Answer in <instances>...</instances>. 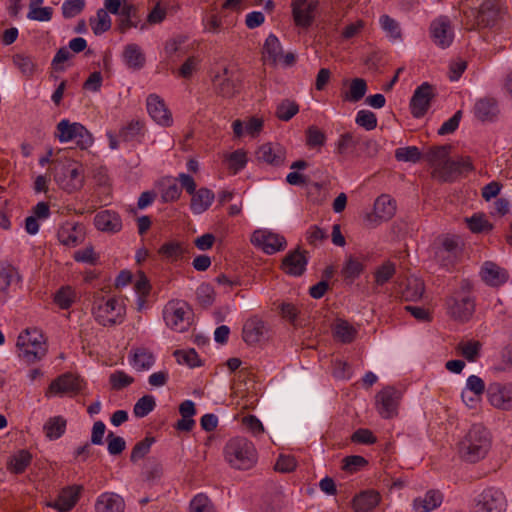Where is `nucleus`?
I'll use <instances>...</instances> for the list:
<instances>
[{"instance_id": "f3484780", "label": "nucleus", "mask_w": 512, "mask_h": 512, "mask_svg": "<svg viewBox=\"0 0 512 512\" xmlns=\"http://www.w3.org/2000/svg\"><path fill=\"white\" fill-rule=\"evenodd\" d=\"M84 487L82 485H70L61 489L54 502L47 503L48 507L59 512H69L77 504Z\"/></svg>"}, {"instance_id": "39448f33", "label": "nucleus", "mask_w": 512, "mask_h": 512, "mask_svg": "<svg viewBox=\"0 0 512 512\" xmlns=\"http://www.w3.org/2000/svg\"><path fill=\"white\" fill-rule=\"evenodd\" d=\"M91 311L95 321L104 327L122 323L125 315V307L119 300L99 294L94 296Z\"/></svg>"}, {"instance_id": "9d476101", "label": "nucleus", "mask_w": 512, "mask_h": 512, "mask_svg": "<svg viewBox=\"0 0 512 512\" xmlns=\"http://www.w3.org/2000/svg\"><path fill=\"white\" fill-rule=\"evenodd\" d=\"M429 34L432 42L441 49L451 46L454 41V30L448 16L441 15L431 21Z\"/></svg>"}, {"instance_id": "7c9ffc66", "label": "nucleus", "mask_w": 512, "mask_h": 512, "mask_svg": "<svg viewBox=\"0 0 512 512\" xmlns=\"http://www.w3.org/2000/svg\"><path fill=\"white\" fill-rule=\"evenodd\" d=\"M380 502V495L373 490L363 491L353 498L352 505L356 512H369Z\"/></svg>"}, {"instance_id": "0e129e2a", "label": "nucleus", "mask_w": 512, "mask_h": 512, "mask_svg": "<svg viewBox=\"0 0 512 512\" xmlns=\"http://www.w3.org/2000/svg\"><path fill=\"white\" fill-rule=\"evenodd\" d=\"M134 382V378L124 371H115L109 376V383L113 390H122Z\"/></svg>"}, {"instance_id": "3c124183", "label": "nucleus", "mask_w": 512, "mask_h": 512, "mask_svg": "<svg viewBox=\"0 0 512 512\" xmlns=\"http://www.w3.org/2000/svg\"><path fill=\"white\" fill-rule=\"evenodd\" d=\"M264 55L272 61V63H276L278 58L281 55L282 47L280 41L274 34H270L265 43H264Z\"/></svg>"}, {"instance_id": "cd10ccee", "label": "nucleus", "mask_w": 512, "mask_h": 512, "mask_svg": "<svg viewBox=\"0 0 512 512\" xmlns=\"http://www.w3.org/2000/svg\"><path fill=\"white\" fill-rule=\"evenodd\" d=\"M214 199V192L202 187L192 194L190 209L194 214H202L209 209Z\"/></svg>"}, {"instance_id": "72a5a7b5", "label": "nucleus", "mask_w": 512, "mask_h": 512, "mask_svg": "<svg viewBox=\"0 0 512 512\" xmlns=\"http://www.w3.org/2000/svg\"><path fill=\"white\" fill-rule=\"evenodd\" d=\"M460 239L458 236H445L441 240V247L438 248L436 254L439 258L447 259L452 263L460 254Z\"/></svg>"}, {"instance_id": "13d9d810", "label": "nucleus", "mask_w": 512, "mask_h": 512, "mask_svg": "<svg viewBox=\"0 0 512 512\" xmlns=\"http://www.w3.org/2000/svg\"><path fill=\"white\" fill-rule=\"evenodd\" d=\"M298 112H299V105L294 101L285 99L277 106L276 116L282 121H289Z\"/></svg>"}, {"instance_id": "2f4dec72", "label": "nucleus", "mask_w": 512, "mask_h": 512, "mask_svg": "<svg viewBox=\"0 0 512 512\" xmlns=\"http://www.w3.org/2000/svg\"><path fill=\"white\" fill-rule=\"evenodd\" d=\"M120 17L121 19L118 24V29L121 33H125L131 28L138 27L140 22L139 9L131 2L124 4Z\"/></svg>"}, {"instance_id": "49530a36", "label": "nucleus", "mask_w": 512, "mask_h": 512, "mask_svg": "<svg viewBox=\"0 0 512 512\" xmlns=\"http://www.w3.org/2000/svg\"><path fill=\"white\" fill-rule=\"evenodd\" d=\"M144 125L139 120H132L119 131L118 137L124 142L138 140L143 135Z\"/></svg>"}, {"instance_id": "412c9836", "label": "nucleus", "mask_w": 512, "mask_h": 512, "mask_svg": "<svg viewBox=\"0 0 512 512\" xmlns=\"http://www.w3.org/2000/svg\"><path fill=\"white\" fill-rule=\"evenodd\" d=\"M60 243L65 246L75 247L85 239V227L80 223L66 222L57 232Z\"/></svg>"}, {"instance_id": "de8ad7c7", "label": "nucleus", "mask_w": 512, "mask_h": 512, "mask_svg": "<svg viewBox=\"0 0 512 512\" xmlns=\"http://www.w3.org/2000/svg\"><path fill=\"white\" fill-rule=\"evenodd\" d=\"M481 343L479 341H467L460 342L456 350L457 352L463 356L469 362H474L480 356Z\"/></svg>"}, {"instance_id": "f8f14e48", "label": "nucleus", "mask_w": 512, "mask_h": 512, "mask_svg": "<svg viewBox=\"0 0 512 512\" xmlns=\"http://www.w3.org/2000/svg\"><path fill=\"white\" fill-rule=\"evenodd\" d=\"M319 6L317 0H292V17L296 26L308 29L315 20V13Z\"/></svg>"}, {"instance_id": "bf43d9fd", "label": "nucleus", "mask_w": 512, "mask_h": 512, "mask_svg": "<svg viewBox=\"0 0 512 512\" xmlns=\"http://www.w3.org/2000/svg\"><path fill=\"white\" fill-rule=\"evenodd\" d=\"M196 298L202 307L211 306L215 300L214 288L209 283H202L196 290Z\"/></svg>"}, {"instance_id": "6ab92c4d", "label": "nucleus", "mask_w": 512, "mask_h": 512, "mask_svg": "<svg viewBox=\"0 0 512 512\" xmlns=\"http://www.w3.org/2000/svg\"><path fill=\"white\" fill-rule=\"evenodd\" d=\"M396 212L395 201L386 194L380 195L374 203V212L367 214L366 220L378 224V221H387L391 219Z\"/></svg>"}, {"instance_id": "393cba45", "label": "nucleus", "mask_w": 512, "mask_h": 512, "mask_svg": "<svg viewBox=\"0 0 512 512\" xmlns=\"http://www.w3.org/2000/svg\"><path fill=\"white\" fill-rule=\"evenodd\" d=\"M474 116L481 122H493L499 114L498 102L493 97H483L476 101Z\"/></svg>"}, {"instance_id": "5701e85b", "label": "nucleus", "mask_w": 512, "mask_h": 512, "mask_svg": "<svg viewBox=\"0 0 512 512\" xmlns=\"http://www.w3.org/2000/svg\"><path fill=\"white\" fill-rule=\"evenodd\" d=\"M480 276L483 282L491 287L502 286L509 279L507 270L491 261H486L483 263Z\"/></svg>"}, {"instance_id": "f03ea898", "label": "nucleus", "mask_w": 512, "mask_h": 512, "mask_svg": "<svg viewBox=\"0 0 512 512\" xmlns=\"http://www.w3.org/2000/svg\"><path fill=\"white\" fill-rule=\"evenodd\" d=\"M464 26L467 31L492 29L502 19L504 9L500 0H484L478 8L463 10Z\"/></svg>"}, {"instance_id": "5fc2aeb1", "label": "nucleus", "mask_w": 512, "mask_h": 512, "mask_svg": "<svg viewBox=\"0 0 512 512\" xmlns=\"http://www.w3.org/2000/svg\"><path fill=\"white\" fill-rule=\"evenodd\" d=\"M356 330L345 320H338L334 327V335L343 343H350L356 336Z\"/></svg>"}, {"instance_id": "aec40b11", "label": "nucleus", "mask_w": 512, "mask_h": 512, "mask_svg": "<svg viewBox=\"0 0 512 512\" xmlns=\"http://www.w3.org/2000/svg\"><path fill=\"white\" fill-rule=\"evenodd\" d=\"M147 111L159 125L168 127L173 122L172 114L166 107L164 100L156 94H150L147 97Z\"/></svg>"}, {"instance_id": "58836bf2", "label": "nucleus", "mask_w": 512, "mask_h": 512, "mask_svg": "<svg viewBox=\"0 0 512 512\" xmlns=\"http://www.w3.org/2000/svg\"><path fill=\"white\" fill-rule=\"evenodd\" d=\"M32 455L28 450L22 449L10 457L7 469L14 474H22L30 465Z\"/></svg>"}, {"instance_id": "9b49d317", "label": "nucleus", "mask_w": 512, "mask_h": 512, "mask_svg": "<svg viewBox=\"0 0 512 512\" xmlns=\"http://www.w3.org/2000/svg\"><path fill=\"white\" fill-rule=\"evenodd\" d=\"M434 87L428 82L418 86L410 100V112L415 118H422L431 106L435 97Z\"/></svg>"}, {"instance_id": "774afa93", "label": "nucleus", "mask_w": 512, "mask_h": 512, "mask_svg": "<svg viewBox=\"0 0 512 512\" xmlns=\"http://www.w3.org/2000/svg\"><path fill=\"white\" fill-rule=\"evenodd\" d=\"M191 512H214L208 497L204 494L196 495L190 502Z\"/></svg>"}, {"instance_id": "bb28decb", "label": "nucleus", "mask_w": 512, "mask_h": 512, "mask_svg": "<svg viewBox=\"0 0 512 512\" xmlns=\"http://www.w3.org/2000/svg\"><path fill=\"white\" fill-rule=\"evenodd\" d=\"M95 227L104 232L116 233L122 228V222L118 214L109 210L97 213L94 217Z\"/></svg>"}, {"instance_id": "f704fd0d", "label": "nucleus", "mask_w": 512, "mask_h": 512, "mask_svg": "<svg viewBox=\"0 0 512 512\" xmlns=\"http://www.w3.org/2000/svg\"><path fill=\"white\" fill-rule=\"evenodd\" d=\"M451 145H439L433 146L423 155L425 161L435 167V172L443 164V162L449 157L451 151Z\"/></svg>"}, {"instance_id": "603ef678", "label": "nucleus", "mask_w": 512, "mask_h": 512, "mask_svg": "<svg viewBox=\"0 0 512 512\" xmlns=\"http://www.w3.org/2000/svg\"><path fill=\"white\" fill-rule=\"evenodd\" d=\"M156 407L155 398L152 395H144L135 403L133 413L138 418L147 416Z\"/></svg>"}, {"instance_id": "6e6d98bb", "label": "nucleus", "mask_w": 512, "mask_h": 512, "mask_svg": "<svg viewBox=\"0 0 512 512\" xmlns=\"http://www.w3.org/2000/svg\"><path fill=\"white\" fill-rule=\"evenodd\" d=\"M154 442L155 438L149 436L137 442L131 451L130 461L136 463L138 460L143 459L149 453Z\"/></svg>"}, {"instance_id": "e433bc0d", "label": "nucleus", "mask_w": 512, "mask_h": 512, "mask_svg": "<svg viewBox=\"0 0 512 512\" xmlns=\"http://www.w3.org/2000/svg\"><path fill=\"white\" fill-rule=\"evenodd\" d=\"M425 291L424 282L416 277L407 279L405 288L402 290L401 298L403 301H418L422 298Z\"/></svg>"}, {"instance_id": "0eeeda50", "label": "nucleus", "mask_w": 512, "mask_h": 512, "mask_svg": "<svg viewBox=\"0 0 512 512\" xmlns=\"http://www.w3.org/2000/svg\"><path fill=\"white\" fill-rule=\"evenodd\" d=\"M60 142L75 141L76 146L82 150L93 144L91 133L80 123H71L67 119L61 120L56 126V134Z\"/></svg>"}, {"instance_id": "423d86ee", "label": "nucleus", "mask_w": 512, "mask_h": 512, "mask_svg": "<svg viewBox=\"0 0 512 512\" xmlns=\"http://www.w3.org/2000/svg\"><path fill=\"white\" fill-rule=\"evenodd\" d=\"M466 289H469V284L464 282L461 291L455 292L445 302L448 315L459 322L469 321L475 312V299L465 293Z\"/></svg>"}, {"instance_id": "4d7b16f0", "label": "nucleus", "mask_w": 512, "mask_h": 512, "mask_svg": "<svg viewBox=\"0 0 512 512\" xmlns=\"http://www.w3.org/2000/svg\"><path fill=\"white\" fill-rule=\"evenodd\" d=\"M396 267L391 261L384 262L374 273L375 284L382 286L387 283L395 274Z\"/></svg>"}, {"instance_id": "a18cd8bd", "label": "nucleus", "mask_w": 512, "mask_h": 512, "mask_svg": "<svg viewBox=\"0 0 512 512\" xmlns=\"http://www.w3.org/2000/svg\"><path fill=\"white\" fill-rule=\"evenodd\" d=\"M43 429L47 438L56 440L65 433L66 420L62 416L51 417L44 424Z\"/></svg>"}, {"instance_id": "052dcab7", "label": "nucleus", "mask_w": 512, "mask_h": 512, "mask_svg": "<svg viewBox=\"0 0 512 512\" xmlns=\"http://www.w3.org/2000/svg\"><path fill=\"white\" fill-rule=\"evenodd\" d=\"M466 223L473 233L488 232L493 228L492 224L481 214H474L470 218H466Z\"/></svg>"}, {"instance_id": "ea45409f", "label": "nucleus", "mask_w": 512, "mask_h": 512, "mask_svg": "<svg viewBox=\"0 0 512 512\" xmlns=\"http://www.w3.org/2000/svg\"><path fill=\"white\" fill-rule=\"evenodd\" d=\"M126 64L133 69H140L145 64V55L137 44H128L123 51Z\"/></svg>"}, {"instance_id": "69168bd1", "label": "nucleus", "mask_w": 512, "mask_h": 512, "mask_svg": "<svg viewBox=\"0 0 512 512\" xmlns=\"http://www.w3.org/2000/svg\"><path fill=\"white\" fill-rule=\"evenodd\" d=\"M355 122L360 127L370 131L377 127V117L369 110H360L356 115Z\"/></svg>"}, {"instance_id": "864d4df0", "label": "nucleus", "mask_w": 512, "mask_h": 512, "mask_svg": "<svg viewBox=\"0 0 512 512\" xmlns=\"http://www.w3.org/2000/svg\"><path fill=\"white\" fill-rule=\"evenodd\" d=\"M13 63L25 77L30 78L34 75L36 64L30 56L16 54L13 56Z\"/></svg>"}, {"instance_id": "c756f323", "label": "nucleus", "mask_w": 512, "mask_h": 512, "mask_svg": "<svg viewBox=\"0 0 512 512\" xmlns=\"http://www.w3.org/2000/svg\"><path fill=\"white\" fill-rule=\"evenodd\" d=\"M188 252L187 246L179 241L165 242L159 249L158 254L167 262L173 263L181 259Z\"/></svg>"}, {"instance_id": "2eb2a0df", "label": "nucleus", "mask_w": 512, "mask_h": 512, "mask_svg": "<svg viewBox=\"0 0 512 512\" xmlns=\"http://www.w3.org/2000/svg\"><path fill=\"white\" fill-rule=\"evenodd\" d=\"M487 396L490 404L497 409H512V385L491 383L487 388Z\"/></svg>"}, {"instance_id": "a878e982", "label": "nucleus", "mask_w": 512, "mask_h": 512, "mask_svg": "<svg viewBox=\"0 0 512 512\" xmlns=\"http://www.w3.org/2000/svg\"><path fill=\"white\" fill-rule=\"evenodd\" d=\"M124 499L113 492H104L98 496L95 503L96 512H124Z\"/></svg>"}, {"instance_id": "c85d7f7f", "label": "nucleus", "mask_w": 512, "mask_h": 512, "mask_svg": "<svg viewBox=\"0 0 512 512\" xmlns=\"http://www.w3.org/2000/svg\"><path fill=\"white\" fill-rule=\"evenodd\" d=\"M443 496L438 490H429L424 497H418L413 501L415 512H431L441 505Z\"/></svg>"}, {"instance_id": "338daca9", "label": "nucleus", "mask_w": 512, "mask_h": 512, "mask_svg": "<svg viewBox=\"0 0 512 512\" xmlns=\"http://www.w3.org/2000/svg\"><path fill=\"white\" fill-rule=\"evenodd\" d=\"M75 293L70 287H62L57 291L54 301L61 309H68L74 302Z\"/></svg>"}, {"instance_id": "e2e57ef3", "label": "nucleus", "mask_w": 512, "mask_h": 512, "mask_svg": "<svg viewBox=\"0 0 512 512\" xmlns=\"http://www.w3.org/2000/svg\"><path fill=\"white\" fill-rule=\"evenodd\" d=\"M436 173L444 182L452 181L455 175L460 174L458 164L456 160L449 159V157L443 162V164L437 169Z\"/></svg>"}, {"instance_id": "7ed1b4c3", "label": "nucleus", "mask_w": 512, "mask_h": 512, "mask_svg": "<svg viewBox=\"0 0 512 512\" xmlns=\"http://www.w3.org/2000/svg\"><path fill=\"white\" fill-rule=\"evenodd\" d=\"M50 171L59 187L69 193L80 190L84 185L81 165L72 159H54Z\"/></svg>"}, {"instance_id": "79ce46f5", "label": "nucleus", "mask_w": 512, "mask_h": 512, "mask_svg": "<svg viewBox=\"0 0 512 512\" xmlns=\"http://www.w3.org/2000/svg\"><path fill=\"white\" fill-rule=\"evenodd\" d=\"M364 271V264L353 256H349L342 269L341 275L347 283H353Z\"/></svg>"}, {"instance_id": "4468645a", "label": "nucleus", "mask_w": 512, "mask_h": 512, "mask_svg": "<svg viewBox=\"0 0 512 512\" xmlns=\"http://www.w3.org/2000/svg\"><path fill=\"white\" fill-rule=\"evenodd\" d=\"M400 393L392 386L384 387L375 396V406L382 418L389 419L396 415Z\"/></svg>"}, {"instance_id": "4be33fe9", "label": "nucleus", "mask_w": 512, "mask_h": 512, "mask_svg": "<svg viewBox=\"0 0 512 512\" xmlns=\"http://www.w3.org/2000/svg\"><path fill=\"white\" fill-rule=\"evenodd\" d=\"M256 158L272 166H281L285 162L286 150L280 144L265 143L256 151Z\"/></svg>"}, {"instance_id": "dca6fc26", "label": "nucleus", "mask_w": 512, "mask_h": 512, "mask_svg": "<svg viewBox=\"0 0 512 512\" xmlns=\"http://www.w3.org/2000/svg\"><path fill=\"white\" fill-rule=\"evenodd\" d=\"M251 242L269 255L283 250L286 246V240L283 236L263 230L255 231Z\"/></svg>"}, {"instance_id": "b1692460", "label": "nucleus", "mask_w": 512, "mask_h": 512, "mask_svg": "<svg viewBox=\"0 0 512 512\" xmlns=\"http://www.w3.org/2000/svg\"><path fill=\"white\" fill-rule=\"evenodd\" d=\"M267 331L265 322L261 318L253 316L244 323L242 338L248 345H255L262 340Z\"/></svg>"}, {"instance_id": "37998d69", "label": "nucleus", "mask_w": 512, "mask_h": 512, "mask_svg": "<svg viewBox=\"0 0 512 512\" xmlns=\"http://www.w3.org/2000/svg\"><path fill=\"white\" fill-rule=\"evenodd\" d=\"M89 24L93 33L99 36L111 29L112 20L106 10L100 8L97 10L96 16L89 19Z\"/></svg>"}, {"instance_id": "680f3d73", "label": "nucleus", "mask_w": 512, "mask_h": 512, "mask_svg": "<svg viewBox=\"0 0 512 512\" xmlns=\"http://www.w3.org/2000/svg\"><path fill=\"white\" fill-rule=\"evenodd\" d=\"M174 356L180 364H186L191 368L199 367L202 365L198 353L194 349L189 350H176Z\"/></svg>"}, {"instance_id": "473e14b6", "label": "nucleus", "mask_w": 512, "mask_h": 512, "mask_svg": "<svg viewBox=\"0 0 512 512\" xmlns=\"http://www.w3.org/2000/svg\"><path fill=\"white\" fill-rule=\"evenodd\" d=\"M154 362V355L145 347L133 348L130 351V363L137 371L150 369Z\"/></svg>"}, {"instance_id": "09e8293b", "label": "nucleus", "mask_w": 512, "mask_h": 512, "mask_svg": "<svg viewBox=\"0 0 512 512\" xmlns=\"http://www.w3.org/2000/svg\"><path fill=\"white\" fill-rule=\"evenodd\" d=\"M36 343L46 344L43 334L35 328L26 329L18 336L16 346H28L29 348L30 346L36 345Z\"/></svg>"}, {"instance_id": "a19ab883", "label": "nucleus", "mask_w": 512, "mask_h": 512, "mask_svg": "<svg viewBox=\"0 0 512 512\" xmlns=\"http://www.w3.org/2000/svg\"><path fill=\"white\" fill-rule=\"evenodd\" d=\"M21 275L16 267L4 262L0 264V292H5L14 282H20Z\"/></svg>"}, {"instance_id": "4c0bfd02", "label": "nucleus", "mask_w": 512, "mask_h": 512, "mask_svg": "<svg viewBox=\"0 0 512 512\" xmlns=\"http://www.w3.org/2000/svg\"><path fill=\"white\" fill-rule=\"evenodd\" d=\"M212 81L216 94L222 97L230 98L238 92V83L233 77H221L217 74Z\"/></svg>"}, {"instance_id": "8fccbe9b", "label": "nucleus", "mask_w": 512, "mask_h": 512, "mask_svg": "<svg viewBox=\"0 0 512 512\" xmlns=\"http://www.w3.org/2000/svg\"><path fill=\"white\" fill-rule=\"evenodd\" d=\"M423 157L416 146L400 147L395 150V159L399 162L417 163Z\"/></svg>"}, {"instance_id": "1a4fd4ad", "label": "nucleus", "mask_w": 512, "mask_h": 512, "mask_svg": "<svg viewBox=\"0 0 512 512\" xmlns=\"http://www.w3.org/2000/svg\"><path fill=\"white\" fill-rule=\"evenodd\" d=\"M507 499L497 487H487L474 499V512H505Z\"/></svg>"}, {"instance_id": "6e6552de", "label": "nucleus", "mask_w": 512, "mask_h": 512, "mask_svg": "<svg viewBox=\"0 0 512 512\" xmlns=\"http://www.w3.org/2000/svg\"><path fill=\"white\" fill-rule=\"evenodd\" d=\"M191 309L183 301H170L163 310L166 325L176 332H185L191 325Z\"/></svg>"}, {"instance_id": "ddd939ff", "label": "nucleus", "mask_w": 512, "mask_h": 512, "mask_svg": "<svg viewBox=\"0 0 512 512\" xmlns=\"http://www.w3.org/2000/svg\"><path fill=\"white\" fill-rule=\"evenodd\" d=\"M84 387L85 382L79 375L67 372L58 376L50 383L45 396L49 397L52 394L65 393L77 394L82 391Z\"/></svg>"}, {"instance_id": "a211bd4d", "label": "nucleus", "mask_w": 512, "mask_h": 512, "mask_svg": "<svg viewBox=\"0 0 512 512\" xmlns=\"http://www.w3.org/2000/svg\"><path fill=\"white\" fill-rule=\"evenodd\" d=\"M307 263V252L297 248L283 258L281 269L288 275L299 277L306 271Z\"/></svg>"}, {"instance_id": "c03bdc74", "label": "nucleus", "mask_w": 512, "mask_h": 512, "mask_svg": "<svg viewBox=\"0 0 512 512\" xmlns=\"http://www.w3.org/2000/svg\"><path fill=\"white\" fill-rule=\"evenodd\" d=\"M367 92V83L363 78H354L351 80L349 90L342 94L343 100L349 102L360 101Z\"/></svg>"}, {"instance_id": "20e7f679", "label": "nucleus", "mask_w": 512, "mask_h": 512, "mask_svg": "<svg viewBox=\"0 0 512 512\" xmlns=\"http://www.w3.org/2000/svg\"><path fill=\"white\" fill-rule=\"evenodd\" d=\"M225 458L237 469H249L257 460V452L251 441L244 437L230 439L224 448Z\"/></svg>"}, {"instance_id": "f257e3e1", "label": "nucleus", "mask_w": 512, "mask_h": 512, "mask_svg": "<svg viewBox=\"0 0 512 512\" xmlns=\"http://www.w3.org/2000/svg\"><path fill=\"white\" fill-rule=\"evenodd\" d=\"M491 447L490 432L482 424H474L458 443L459 457L468 463L485 458Z\"/></svg>"}, {"instance_id": "c9c22d12", "label": "nucleus", "mask_w": 512, "mask_h": 512, "mask_svg": "<svg viewBox=\"0 0 512 512\" xmlns=\"http://www.w3.org/2000/svg\"><path fill=\"white\" fill-rule=\"evenodd\" d=\"M17 348L19 358H21L27 364H33L37 361H40L46 356L48 352L47 344L36 343V345L30 346L29 348L28 346Z\"/></svg>"}]
</instances>
